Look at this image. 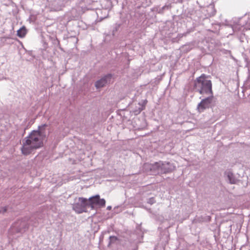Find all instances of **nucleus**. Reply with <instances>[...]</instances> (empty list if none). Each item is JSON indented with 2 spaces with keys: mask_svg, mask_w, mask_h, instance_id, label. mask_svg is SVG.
<instances>
[{
  "mask_svg": "<svg viewBox=\"0 0 250 250\" xmlns=\"http://www.w3.org/2000/svg\"><path fill=\"white\" fill-rule=\"evenodd\" d=\"M7 211V208L6 207L3 208H1V210H0V212H5Z\"/></svg>",
  "mask_w": 250,
  "mask_h": 250,
  "instance_id": "nucleus-16",
  "label": "nucleus"
},
{
  "mask_svg": "<svg viewBox=\"0 0 250 250\" xmlns=\"http://www.w3.org/2000/svg\"><path fill=\"white\" fill-rule=\"evenodd\" d=\"M153 167V168H156L158 172L161 173L170 172L175 168V166L173 164L162 161L155 163Z\"/></svg>",
  "mask_w": 250,
  "mask_h": 250,
  "instance_id": "nucleus-4",
  "label": "nucleus"
},
{
  "mask_svg": "<svg viewBox=\"0 0 250 250\" xmlns=\"http://www.w3.org/2000/svg\"><path fill=\"white\" fill-rule=\"evenodd\" d=\"M109 243L108 244V246L110 245L112 243H114L117 240V238L116 236H111L109 238Z\"/></svg>",
  "mask_w": 250,
  "mask_h": 250,
  "instance_id": "nucleus-14",
  "label": "nucleus"
},
{
  "mask_svg": "<svg viewBox=\"0 0 250 250\" xmlns=\"http://www.w3.org/2000/svg\"><path fill=\"white\" fill-rule=\"evenodd\" d=\"M147 101L145 100L142 103H139L138 104L139 107L137 109H135L133 111V112L135 115L139 114L144 109L146 104Z\"/></svg>",
  "mask_w": 250,
  "mask_h": 250,
  "instance_id": "nucleus-11",
  "label": "nucleus"
},
{
  "mask_svg": "<svg viewBox=\"0 0 250 250\" xmlns=\"http://www.w3.org/2000/svg\"><path fill=\"white\" fill-rule=\"evenodd\" d=\"M111 78V74H109L104 76L95 82V87L97 89H98L105 86L107 84L110 83Z\"/></svg>",
  "mask_w": 250,
  "mask_h": 250,
  "instance_id": "nucleus-9",
  "label": "nucleus"
},
{
  "mask_svg": "<svg viewBox=\"0 0 250 250\" xmlns=\"http://www.w3.org/2000/svg\"><path fill=\"white\" fill-rule=\"evenodd\" d=\"M231 28L234 33H242L245 30H250V14L235 20Z\"/></svg>",
  "mask_w": 250,
  "mask_h": 250,
  "instance_id": "nucleus-3",
  "label": "nucleus"
},
{
  "mask_svg": "<svg viewBox=\"0 0 250 250\" xmlns=\"http://www.w3.org/2000/svg\"><path fill=\"white\" fill-rule=\"evenodd\" d=\"M26 34V30L24 27L21 28L17 31V36L20 38H23Z\"/></svg>",
  "mask_w": 250,
  "mask_h": 250,
  "instance_id": "nucleus-12",
  "label": "nucleus"
},
{
  "mask_svg": "<svg viewBox=\"0 0 250 250\" xmlns=\"http://www.w3.org/2000/svg\"><path fill=\"white\" fill-rule=\"evenodd\" d=\"M47 126L46 124L39 126L38 130L32 131L23 139L21 150L23 155H27L43 146V141L46 137L45 128Z\"/></svg>",
  "mask_w": 250,
  "mask_h": 250,
  "instance_id": "nucleus-1",
  "label": "nucleus"
},
{
  "mask_svg": "<svg viewBox=\"0 0 250 250\" xmlns=\"http://www.w3.org/2000/svg\"><path fill=\"white\" fill-rule=\"evenodd\" d=\"M170 8L169 6L168 5H165L162 7L160 8L158 10V12L159 13H163L164 11L166 9H168Z\"/></svg>",
  "mask_w": 250,
  "mask_h": 250,
  "instance_id": "nucleus-13",
  "label": "nucleus"
},
{
  "mask_svg": "<svg viewBox=\"0 0 250 250\" xmlns=\"http://www.w3.org/2000/svg\"><path fill=\"white\" fill-rule=\"evenodd\" d=\"M213 96L209 95L208 97L202 100L198 104L197 109L199 112H203L206 108H209L212 101Z\"/></svg>",
  "mask_w": 250,
  "mask_h": 250,
  "instance_id": "nucleus-8",
  "label": "nucleus"
},
{
  "mask_svg": "<svg viewBox=\"0 0 250 250\" xmlns=\"http://www.w3.org/2000/svg\"><path fill=\"white\" fill-rule=\"evenodd\" d=\"M210 220V217L208 216L207 220L209 221Z\"/></svg>",
  "mask_w": 250,
  "mask_h": 250,
  "instance_id": "nucleus-18",
  "label": "nucleus"
},
{
  "mask_svg": "<svg viewBox=\"0 0 250 250\" xmlns=\"http://www.w3.org/2000/svg\"><path fill=\"white\" fill-rule=\"evenodd\" d=\"M27 228V224L25 220H18L12 225L9 233L13 234L16 232H22L25 231Z\"/></svg>",
  "mask_w": 250,
  "mask_h": 250,
  "instance_id": "nucleus-6",
  "label": "nucleus"
},
{
  "mask_svg": "<svg viewBox=\"0 0 250 250\" xmlns=\"http://www.w3.org/2000/svg\"><path fill=\"white\" fill-rule=\"evenodd\" d=\"M155 201L154 198H150L147 201V203L150 205H152L155 203Z\"/></svg>",
  "mask_w": 250,
  "mask_h": 250,
  "instance_id": "nucleus-15",
  "label": "nucleus"
},
{
  "mask_svg": "<svg viewBox=\"0 0 250 250\" xmlns=\"http://www.w3.org/2000/svg\"><path fill=\"white\" fill-rule=\"evenodd\" d=\"M194 89L201 94L212 95L211 81L208 80L205 74H202L195 80Z\"/></svg>",
  "mask_w": 250,
  "mask_h": 250,
  "instance_id": "nucleus-2",
  "label": "nucleus"
},
{
  "mask_svg": "<svg viewBox=\"0 0 250 250\" xmlns=\"http://www.w3.org/2000/svg\"><path fill=\"white\" fill-rule=\"evenodd\" d=\"M111 208V206H108L107 207V209H108V210H110Z\"/></svg>",
  "mask_w": 250,
  "mask_h": 250,
  "instance_id": "nucleus-17",
  "label": "nucleus"
},
{
  "mask_svg": "<svg viewBox=\"0 0 250 250\" xmlns=\"http://www.w3.org/2000/svg\"><path fill=\"white\" fill-rule=\"evenodd\" d=\"M89 207L94 208L96 206L100 207L105 206V201L104 199H100L99 195L90 197L88 200Z\"/></svg>",
  "mask_w": 250,
  "mask_h": 250,
  "instance_id": "nucleus-7",
  "label": "nucleus"
},
{
  "mask_svg": "<svg viewBox=\"0 0 250 250\" xmlns=\"http://www.w3.org/2000/svg\"><path fill=\"white\" fill-rule=\"evenodd\" d=\"M225 174L227 175L228 180L229 181V183L232 184L236 183L237 179L234 177L233 173L231 171H226Z\"/></svg>",
  "mask_w": 250,
  "mask_h": 250,
  "instance_id": "nucleus-10",
  "label": "nucleus"
},
{
  "mask_svg": "<svg viewBox=\"0 0 250 250\" xmlns=\"http://www.w3.org/2000/svg\"><path fill=\"white\" fill-rule=\"evenodd\" d=\"M89 207L88 201L86 198L79 197L78 201L73 204V209L77 213L86 211V208Z\"/></svg>",
  "mask_w": 250,
  "mask_h": 250,
  "instance_id": "nucleus-5",
  "label": "nucleus"
}]
</instances>
